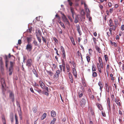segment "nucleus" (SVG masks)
<instances>
[{"label": "nucleus", "mask_w": 124, "mask_h": 124, "mask_svg": "<svg viewBox=\"0 0 124 124\" xmlns=\"http://www.w3.org/2000/svg\"><path fill=\"white\" fill-rule=\"evenodd\" d=\"M32 38L30 37H27V39L28 43H30L31 41Z\"/></svg>", "instance_id": "obj_26"}, {"label": "nucleus", "mask_w": 124, "mask_h": 124, "mask_svg": "<svg viewBox=\"0 0 124 124\" xmlns=\"http://www.w3.org/2000/svg\"><path fill=\"white\" fill-rule=\"evenodd\" d=\"M37 34L38 36V34L39 35L41 36V31H40L39 30H38L37 32H36V34Z\"/></svg>", "instance_id": "obj_37"}, {"label": "nucleus", "mask_w": 124, "mask_h": 124, "mask_svg": "<svg viewBox=\"0 0 124 124\" xmlns=\"http://www.w3.org/2000/svg\"><path fill=\"white\" fill-rule=\"evenodd\" d=\"M32 60L31 59H29L27 60V61L26 65L29 67L32 65Z\"/></svg>", "instance_id": "obj_4"}, {"label": "nucleus", "mask_w": 124, "mask_h": 124, "mask_svg": "<svg viewBox=\"0 0 124 124\" xmlns=\"http://www.w3.org/2000/svg\"><path fill=\"white\" fill-rule=\"evenodd\" d=\"M86 12L87 13V17H88V16H89L90 15L89 14V9H87L85 10Z\"/></svg>", "instance_id": "obj_33"}, {"label": "nucleus", "mask_w": 124, "mask_h": 124, "mask_svg": "<svg viewBox=\"0 0 124 124\" xmlns=\"http://www.w3.org/2000/svg\"><path fill=\"white\" fill-rule=\"evenodd\" d=\"M44 89H45L46 91V92H48V88L46 86H45V88Z\"/></svg>", "instance_id": "obj_58"}, {"label": "nucleus", "mask_w": 124, "mask_h": 124, "mask_svg": "<svg viewBox=\"0 0 124 124\" xmlns=\"http://www.w3.org/2000/svg\"><path fill=\"white\" fill-rule=\"evenodd\" d=\"M2 87L4 88L6 86V85L4 79L3 78H1V80Z\"/></svg>", "instance_id": "obj_6"}, {"label": "nucleus", "mask_w": 124, "mask_h": 124, "mask_svg": "<svg viewBox=\"0 0 124 124\" xmlns=\"http://www.w3.org/2000/svg\"><path fill=\"white\" fill-rule=\"evenodd\" d=\"M42 38L43 41H44L45 43H46V40L45 39V38H44L43 36H42Z\"/></svg>", "instance_id": "obj_54"}, {"label": "nucleus", "mask_w": 124, "mask_h": 124, "mask_svg": "<svg viewBox=\"0 0 124 124\" xmlns=\"http://www.w3.org/2000/svg\"><path fill=\"white\" fill-rule=\"evenodd\" d=\"M86 103L85 100L84 98H83L80 101L79 104L81 107H84Z\"/></svg>", "instance_id": "obj_2"}, {"label": "nucleus", "mask_w": 124, "mask_h": 124, "mask_svg": "<svg viewBox=\"0 0 124 124\" xmlns=\"http://www.w3.org/2000/svg\"><path fill=\"white\" fill-rule=\"evenodd\" d=\"M60 25H61V26L63 28H65V27L64 26V23H62L61 24H60Z\"/></svg>", "instance_id": "obj_53"}, {"label": "nucleus", "mask_w": 124, "mask_h": 124, "mask_svg": "<svg viewBox=\"0 0 124 124\" xmlns=\"http://www.w3.org/2000/svg\"><path fill=\"white\" fill-rule=\"evenodd\" d=\"M104 58L106 62H107L108 60V57L107 55H105Z\"/></svg>", "instance_id": "obj_46"}, {"label": "nucleus", "mask_w": 124, "mask_h": 124, "mask_svg": "<svg viewBox=\"0 0 124 124\" xmlns=\"http://www.w3.org/2000/svg\"><path fill=\"white\" fill-rule=\"evenodd\" d=\"M96 49L99 53H100L101 52V49L98 46L96 47Z\"/></svg>", "instance_id": "obj_40"}, {"label": "nucleus", "mask_w": 124, "mask_h": 124, "mask_svg": "<svg viewBox=\"0 0 124 124\" xmlns=\"http://www.w3.org/2000/svg\"><path fill=\"white\" fill-rule=\"evenodd\" d=\"M98 85L100 86V89L101 90H102V84H101V82H99L98 83Z\"/></svg>", "instance_id": "obj_30"}, {"label": "nucleus", "mask_w": 124, "mask_h": 124, "mask_svg": "<svg viewBox=\"0 0 124 124\" xmlns=\"http://www.w3.org/2000/svg\"><path fill=\"white\" fill-rule=\"evenodd\" d=\"M58 31L60 34H61L62 33V31L60 27H59L58 28Z\"/></svg>", "instance_id": "obj_34"}, {"label": "nucleus", "mask_w": 124, "mask_h": 124, "mask_svg": "<svg viewBox=\"0 0 124 124\" xmlns=\"http://www.w3.org/2000/svg\"><path fill=\"white\" fill-rule=\"evenodd\" d=\"M35 88L36 89H35V90L39 93L40 94L42 93V91L41 89L38 88L37 87H35Z\"/></svg>", "instance_id": "obj_22"}, {"label": "nucleus", "mask_w": 124, "mask_h": 124, "mask_svg": "<svg viewBox=\"0 0 124 124\" xmlns=\"http://www.w3.org/2000/svg\"><path fill=\"white\" fill-rule=\"evenodd\" d=\"M68 75L70 79V82L71 83H73V79L71 73L70 72L68 73Z\"/></svg>", "instance_id": "obj_10"}, {"label": "nucleus", "mask_w": 124, "mask_h": 124, "mask_svg": "<svg viewBox=\"0 0 124 124\" xmlns=\"http://www.w3.org/2000/svg\"><path fill=\"white\" fill-rule=\"evenodd\" d=\"M61 49L62 51V52H63V51L64 52L65 51V50L64 49V48L62 46H61Z\"/></svg>", "instance_id": "obj_61"}, {"label": "nucleus", "mask_w": 124, "mask_h": 124, "mask_svg": "<svg viewBox=\"0 0 124 124\" xmlns=\"http://www.w3.org/2000/svg\"><path fill=\"white\" fill-rule=\"evenodd\" d=\"M56 119L55 118H54L53 120H52L50 124H54L55 122Z\"/></svg>", "instance_id": "obj_28"}, {"label": "nucleus", "mask_w": 124, "mask_h": 124, "mask_svg": "<svg viewBox=\"0 0 124 124\" xmlns=\"http://www.w3.org/2000/svg\"><path fill=\"white\" fill-rule=\"evenodd\" d=\"M108 5L109 7H110L112 6L111 3L110 2H109L108 3Z\"/></svg>", "instance_id": "obj_63"}, {"label": "nucleus", "mask_w": 124, "mask_h": 124, "mask_svg": "<svg viewBox=\"0 0 124 124\" xmlns=\"http://www.w3.org/2000/svg\"><path fill=\"white\" fill-rule=\"evenodd\" d=\"M70 10L72 14H74L75 12L73 8L72 7L70 8Z\"/></svg>", "instance_id": "obj_32"}, {"label": "nucleus", "mask_w": 124, "mask_h": 124, "mask_svg": "<svg viewBox=\"0 0 124 124\" xmlns=\"http://www.w3.org/2000/svg\"><path fill=\"white\" fill-rule=\"evenodd\" d=\"M14 62H10V66L9 68V75H11L13 70V66Z\"/></svg>", "instance_id": "obj_1"}, {"label": "nucleus", "mask_w": 124, "mask_h": 124, "mask_svg": "<svg viewBox=\"0 0 124 124\" xmlns=\"http://www.w3.org/2000/svg\"><path fill=\"white\" fill-rule=\"evenodd\" d=\"M68 1L69 2V5L70 6H71L72 4V3L70 1V0H68Z\"/></svg>", "instance_id": "obj_55"}, {"label": "nucleus", "mask_w": 124, "mask_h": 124, "mask_svg": "<svg viewBox=\"0 0 124 124\" xmlns=\"http://www.w3.org/2000/svg\"><path fill=\"white\" fill-rule=\"evenodd\" d=\"M36 35L37 39L39 41V43H40L41 42V40L40 39L38 36L37 34H36Z\"/></svg>", "instance_id": "obj_41"}, {"label": "nucleus", "mask_w": 124, "mask_h": 124, "mask_svg": "<svg viewBox=\"0 0 124 124\" xmlns=\"http://www.w3.org/2000/svg\"><path fill=\"white\" fill-rule=\"evenodd\" d=\"M60 74V71L59 70H58L56 71V73L55 74L54 76V78H58L59 76V75Z\"/></svg>", "instance_id": "obj_12"}, {"label": "nucleus", "mask_w": 124, "mask_h": 124, "mask_svg": "<svg viewBox=\"0 0 124 124\" xmlns=\"http://www.w3.org/2000/svg\"><path fill=\"white\" fill-rule=\"evenodd\" d=\"M21 43V40L20 39H19L18 41V44H20Z\"/></svg>", "instance_id": "obj_62"}, {"label": "nucleus", "mask_w": 124, "mask_h": 124, "mask_svg": "<svg viewBox=\"0 0 124 124\" xmlns=\"http://www.w3.org/2000/svg\"><path fill=\"white\" fill-rule=\"evenodd\" d=\"M7 56H6V62H5L6 66L7 68V67H8V61L7 59Z\"/></svg>", "instance_id": "obj_35"}, {"label": "nucleus", "mask_w": 124, "mask_h": 124, "mask_svg": "<svg viewBox=\"0 0 124 124\" xmlns=\"http://www.w3.org/2000/svg\"><path fill=\"white\" fill-rule=\"evenodd\" d=\"M2 121L3 124H6V121L5 116L4 115H2Z\"/></svg>", "instance_id": "obj_15"}, {"label": "nucleus", "mask_w": 124, "mask_h": 124, "mask_svg": "<svg viewBox=\"0 0 124 124\" xmlns=\"http://www.w3.org/2000/svg\"><path fill=\"white\" fill-rule=\"evenodd\" d=\"M19 115L20 118V119L22 120V113L21 111L20 108V110L18 111Z\"/></svg>", "instance_id": "obj_14"}, {"label": "nucleus", "mask_w": 124, "mask_h": 124, "mask_svg": "<svg viewBox=\"0 0 124 124\" xmlns=\"http://www.w3.org/2000/svg\"><path fill=\"white\" fill-rule=\"evenodd\" d=\"M87 62H89L90 61V57L89 55H87L86 57Z\"/></svg>", "instance_id": "obj_36"}, {"label": "nucleus", "mask_w": 124, "mask_h": 124, "mask_svg": "<svg viewBox=\"0 0 124 124\" xmlns=\"http://www.w3.org/2000/svg\"><path fill=\"white\" fill-rule=\"evenodd\" d=\"M31 30H32V29H31V28H30V29H29L27 30V32H31Z\"/></svg>", "instance_id": "obj_64"}, {"label": "nucleus", "mask_w": 124, "mask_h": 124, "mask_svg": "<svg viewBox=\"0 0 124 124\" xmlns=\"http://www.w3.org/2000/svg\"><path fill=\"white\" fill-rule=\"evenodd\" d=\"M72 71L73 75L76 78L77 77V73L75 69L74 68H73Z\"/></svg>", "instance_id": "obj_18"}, {"label": "nucleus", "mask_w": 124, "mask_h": 124, "mask_svg": "<svg viewBox=\"0 0 124 124\" xmlns=\"http://www.w3.org/2000/svg\"><path fill=\"white\" fill-rule=\"evenodd\" d=\"M56 115V113L54 110H52L51 112V116L52 117L54 118Z\"/></svg>", "instance_id": "obj_9"}, {"label": "nucleus", "mask_w": 124, "mask_h": 124, "mask_svg": "<svg viewBox=\"0 0 124 124\" xmlns=\"http://www.w3.org/2000/svg\"><path fill=\"white\" fill-rule=\"evenodd\" d=\"M26 49L28 51H31L32 49V46L31 43H28L26 47Z\"/></svg>", "instance_id": "obj_3"}, {"label": "nucleus", "mask_w": 124, "mask_h": 124, "mask_svg": "<svg viewBox=\"0 0 124 124\" xmlns=\"http://www.w3.org/2000/svg\"><path fill=\"white\" fill-rule=\"evenodd\" d=\"M121 29L122 31L124 30V25H122L121 28Z\"/></svg>", "instance_id": "obj_57"}, {"label": "nucleus", "mask_w": 124, "mask_h": 124, "mask_svg": "<svg viewBox=\"0 0 124 124\" xmlns=\"http://www.w3.org/2000/svg\"><path fill=\"white\" fill-rule=\"evenodd\" d=\"M67 17L70 20V21L71 22H72V20L71 18V17L69 16H67Z\"/></svg>", "instance_id": "obj_52"}, {"label": "nucleus", "mask_w": 124, "mask_h": 124, "mask_svg": "<svg viewBox=\"0 0 124 124\" xmlns=\"http://www.w3.org/2000/svg\"><path fill=\"white\" fill-rule=\"evenodd\" d=\"M96 105L100 110H101L103 109L102 107L101 104H96Z\"/></svg>", "instance_id": "obj_21"}, {"label": "nucleus", "mask_w": 124, "mask_h": 124, "mask_svg": "<svg viewBox=\"0 0 124 124\" xmlns=\"http://www.w3.org/2000/svg\"><path fill=\"white\" fill-rule=\"evenodd\" d=\"M63 16L62 17V18L63 19V21L65 22H66L68 23H69L68 20L66 16L64 14H63Z\"/></svg>", "instance_id": "obj_11"}, {"label": "nucleus", "mask_w": 124, "mask_h": 124, "mask_svg": "<svg viewBox=\"0 0 124 124\" xmlns=\"http://www.w3.org/2000/svg\"><path fill=\"white\" fill-rule=\"evenodd\" d=\"M2 87L4 88L6 86V85L4 79L3 78H1V80Z\"/></svg>", "instance_id": "obj_5"}, {"label": "nucleus", "mask_w": 124, "mask_h": 124, "mask_svg": "<svg viewBox=\"0 0 124 124\" xmlns=\"http://www.w3.org/2000/svg\"><path fill=\"white\" fill-rule=\"evenodd\" d=\"M76 27L77 28V30L78 31L80 30V27L79 25L78 24H77L76 25Z\"/></svg>", "instance_id": "obj_44"}, {"label": "nucleus", "mask_w": 124, "mask_h": 124, "mask_svg": "<svg viewBox=\"0 0 124 124\" xmlns=\"http://www.w3.org/2000/svg\"><path fill=\"white\" fill-rule=\"evenodd\" d=\"M105 85V87H106V90L107 91V92H108V93H109V89L108 87V85L107 84H106Z\"/></svg>", "instance_id": "obj_31"}, {"label": "nucleus", "mask_w": 124, "mask_h": 124, "mask_svg": "<svg viewBox=\"0 0 124 124\" xmlns=\"http://www.w3.org/2000/svg\"><path fill=\"white\" fill-rule=\"evenodd\" d=\"M0 70L2 74H4V69L3 67H0Z\"/></svg>", "instance_id": "obj_38"}, {"label": "nucleus", "mask_w": 124, "mask_h": 124, "mask_svg": "<svg viewBox=\"0 0 124 124\" xmlns=\"http://www.w3.org/2000/svg\"><path fill=\"white\" fill-rule=\"evenodd\" d=\"M39 84L41 88L43 89H44L45 86L44 84L42 81L41 80L40 81H39Z\"/></svg>", "instance_id": "obj_8"}, {"label": "nucleus", "mask_w": 124, "mask_h": 124, "mask_svg": "<svg viewBox=\"0 0 124 124\" xmlns=\"http://www.w3.org/2000/svg\"><path fill=\"white\" fill-rule=\"evenodd\" d=\"M15 118L16 120V124H18V117L16 114L15 115Z\"/></svg>", "instance_id": "obj_25"}, {"label": "nucleus", "mask_w": 124, "mask_h": 124, "mask_svg": "<svg viewBox=\"0 0 124 124\" xmlns=\"http://www.w3.org/2000/svg\"><path fill=\"white\" fill-rule=\"evenodd\" d=\"M47 71L49 73V74L50 76H52L53 75V73L51 71Z\"/></svg>", "instance_id": "obj_45"}, {"label": "nucleus", "mask_w": 124, "mask_h": 124, "mask_svg": "<svg viewBox=\"0 0 124 124\" xmlns=\"http://www.w3.org/2000/svg\"><path fill=\"white\" fill-rule=\"evenodd\" d=\"M53 39L55 42L56 43H57L58 42V40L55 37H53Z\"/></svg>", "instance_id": "obj_48"}, {"label": "nucleus", "mask_w": 124, "mask_h": 124, "mask_svg": "<svg viewBox=\"0 0 124 124\" xmlns=\"http://www.w3.org/2000/svg\"><path fill=\"white\" fill-rule=\"evenodd\" d=\"M92 76L93 77H96L97 76V73L95 72L92 71Z\"/></svg>", "instance_id": "obj_29"}, {"label": "nucleus", "mask_w": 124, "mask_h": 124, "mask_svg": "<svg viewBox=\"0 0 124 124\" xmlns=\"http://www.w3.org/2000/svg\"><path fill=\"white\" fill-rule=\"evenodd\" d=\"M9 98L11 99L12 101V102H14V94L12 92H10V93L9 94Z\"/></svg>", "instance_id": "obj_7"}, {"label": "nucleus", "mask_w": 124, "mask_h": 124, "mask_svg": "<svg viewBox=\"0 0 124 124\" xmlns=\"http://www.w3.org/2000/svg\"><path fill=\"white\" fill-rule=\"evenodd\" d=\"M112 28L113 30H115L116 29V27L114 25H113L112 26Z\"/></svg>", "instance_id": "obj_49"}, {"label": "nucleus", "mask_w": 124, "mask_h": 124, "mask_svg": "<svg viewBox=\"0 0 124 124\" xmlns=\"http://www.w3.org/2000/svg\"><path fill=\"white\" fill-rule=\"evenodd\" d=\"M33 43L35 46H38L37 42L35 40L33 41Z\"/></svg>", "instance_id": "obj_43"}, {"label": "nucleus", "mask_w": 124, "mask_h": 124, "mask_svg": "<svg viewBox=\"0 0 124 124\" xmlns=\"http://www.w3.org/2000/svg\"><path fill=\"white\" fill-rule=\"evenodd\" d=\"M92 71H95L96 70V67L94 64H93L92 66Z\"/></svg>", "instance_id": "obj_27"}, {"label": "nucleus", "mask_w": 124, "mask_h": 124, "mask_svg": "<svg viewBox=\"0 0 124 124\" xmlns=\"http://www.w3.org/2000/svg\"><path fill=\"white\" fill-rule=\"evenodd\" d=\"M119 101V100L118 99H117L116 98L115 99V102L117 105L119 106H121V104L120 102L118 101Z\"/></svg>", "instance_id": "obj_16"}, {"label": "nucleus", "mask_w": 124, "mask_h": 124, "mask_svg": "<svg viewBox=\"0 0 124 124\" xmlns=\"http://www.w3.org/2000/svg\"><path fill=\"white\" fill-rule=\"evenodd\" d=\"M30 91L31 92H32V93H33L34 94H36V93L34 92V91H33V89L32 88H31H31H30Z\"/></svg>", "instance_id": "obj_50"}, {"label": "nucleus", "mask_w": 124, "mask_h": 124, "mask_svg": "<svg viewBox=\"0 0 124 124\" xmlns=\"http://www.w3.org/2000/svg\"><path fill=\"white\" fill-rule=\"evenodd\" d=\"M102 116H103L105 117V116H106V115L105 113L104 112H102Z\"/></svg>", "instance_id": "obj_60"}, {"label": "nucleus", "mask_w": 124, "mask_h": 124, "mask_svg": "<svg viewBox=\"0 0 124 124\" xmlns=\"http://www.w3.org/2000/svg\"><path fill=\"white\" fill-rule=\"evenodd\" d=\"M107 103L108 107L109 110V111H110L111 110L110 104V99L109 98H107Z\"/></svg>", "instance_id": "obj_13"}, {"label": "nucleus", "mask_w": 124, "mask_h": 124, "mask_svg": "<svg viewBox=\"0 0 124 124\" xmlns=\"http://www.w3.org/2000/svg\"><path fill=\"white\" fill-rule=\"evenodd\" d=\"M63 54V58L64 59H66V55L65 54V51L63 52H62Z\"/></svg>", "instance_id": "obj_39"}, {"label": "nucleus", "mask_w": 124, "mask_h": 124, "mask_svg": "<svg viewBox=\"0 0 124 124\" xmlns=\"http://www.w3.org/2000/svg\"><path fill=\"white\" fill-rule=\"evenodd\" d=\"M108 25L110 27H112L113 25L112 21L111 19H110L109 20Z\"/></svg>", "instance_id": "obj_24"}, {"label": "nucleus", "mask_w": 124, "mask_h": 124, "mask_svg": "<svg viewBox=\"0 0 124 124\" xmlns=\"http://www.w3.org/2000/svg\"><path fill=\"white\" fill-rule=\"evenodd\" d=\"M81 14L82 15H85V13L84 11L83 10H82L81 11Z\"/></svg>", "instance_id": "obj_56"}, {"label": "nucleus", "mask_w": 124, "mask_h": 124, "mask_svg": "<svg viewBox=\"0 0 124 124\" xmlns=\"http://www.w3.org/2000/svg\"><path fill=\"white\" fill-rule=\"evenodd\" d=\"M100 64L101 65L100 67H101V68H103V64L102 62H101V63H100Z\"/></svg>", "instance_id": "obj_59"}, {"label": "nucleus", "mask_w": 124, "mask_h": 124, "mask_svg": "<svg viewBox=\"0 0 124 124\" xmlns=\"http://www.w3.org/2000/svg\"><path fill=\"white\" fill-rule=\"evenodd\" d=\"M33 67L34 68V67L33 66ZM32 71L33 72V74L35 75L36 76L38 77L37 73V72L36 70L34 68L32 70Z\"/></svg>", "instance_id": "obj_17"}, {"label": "nucleus", "mask_w": 124, "mask_h": 124, "mask_svg": "<svg viewBox=\"0 0 124 124\" xmlns=\"http://www.w3.org/2000/svg\"><path fill=\"white\" fill-rule=\"evenodd\" d=\"M79 15H77L76 16V17L75 18V20L74 21V23H77L78 22V19H79V17H78Z\"/></svg>", "instance_id": "obj_19"}, {"label": "nucleus", "mask_w": 124, "mask_h": 124, "mask_svg": "<svg viewBox=\"0 0 124 124\" xmlns=\"http://www.w3.org/2000/svg\"><path fill=\"white\" fill-rule=\"evenodd\" d=\"M10 119L11 122L12 123L14 122L13 115V114H11L10 115Z\"/></svg>", "instance_id": "obj_23"}, {"label": "nucleus", "mask_w": 124, "mask_h": 124, "mask_svg": "<svg viewBox=\"0 0 124 124\" xmlns=\"http://www.w3.org/2000/svg\"><path fill=\"white\" fill-rule=\"evenodd\" d=\"M79 96V97L80 98L82 97L83 95V94L82 93H78Z\"/></svg>", "instance_id": "obj_51"}, {"label": "nucleus", "mask_w": 124, "mask_h": 124, "mask_svg": "<svg viewBox=\"0 0 124 124\" xmlns=\"http://www.w3.org/2000/svg\"><path fill=\"white\" fill-rule=\"evenodd\" d=\"M0 67H3V63L2 60L0 61Z\"/></svg>", "instance_id": "obj_47"}, {"label": "nucleus", "mask_w": 124, "mask_h": 124, "mask_svg": "<svg viewBox=\"0 0 124 124\" xmlns=\"http://www.w3.org/2000/svg\"><path fill=\"white\" fill-rule=\"evenodd\" d=\"M71 42L72 43V44L74 45H75V43L74 41V39L73 38H71Z\"/></svg>", "instance_id": "obj_42"}, {"label": "nucleus", "mask_w": 124, "mask_h": 124, "mask_svg": "<svg viewBox=\"0 0 124 124\" xmlns=\"http://www.w3.org/2000/svg\"><path fill=\"white\" fill-rule=\"evenodd\" d=\"M46 113H43L42 115L41 118V120H42L44 119L46 117Z\"/></svg>", "instance_id": "obj_20"}]
</instances>
